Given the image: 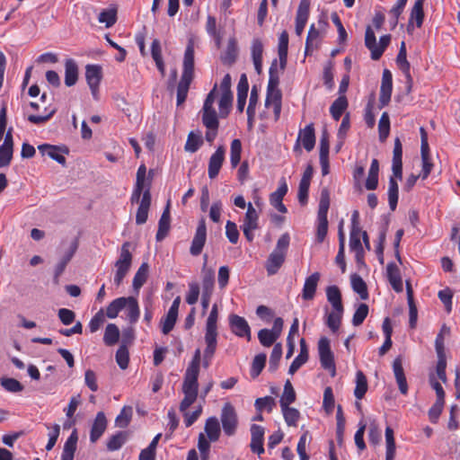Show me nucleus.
<instances>
[{
    "label": "nucleus",
    "instance_id": "f257e3e1",
    "mask_svg": "<svg viewBox=\"0 0 460 460\" xmlns=\"http://www.w3.org/2000/svg\"><path fill=\"white\" fill-rule=\"evenodd\" d=\"M217 97V85H215L208 94L200 111L202 123L207 128L205 138L210 144L216 139L219 127L218 116L214 106Z\"/></svg>",
    "mask_w": 460,
    "mask_h": 460
},
{
    "label": "nucleus",
    "instance_id": "f03ea898",
    "mask_svg": "<svg viewBox=\"0 0 460 460\" xmlns=\"http://www.w3.org/2000/svg\"><path fill=\"white\" fill-rule=\"evenodd\" d=\"M194 74V46L191 41L186 47L183 58V71L177 88V104L185 102Z\"/></svg>",
    "mask_w": 460,
    "mask_h": 460
},
{
    "label": "nucleus",
    "instance_id": "7ed1b4c3",
    "mask_svg": "<svg viewBox=\"0 0 460 460\" xmlns=\"http://www.w3.org/2000/svg\"><path fill=\"white\" fill-rule=\"evenodd\" d=\"M279 76L277 69V61L275 60L269 71V82L267 87V96L265 100V106L267 109H271L275 115L276 119H279L281 111V92L279 89Z\"/></svg>",
    "mask_w": 460,
    "mask_h": 460
},
{
    "label": "nucleus",
    "instance_id": "20e7f679",
    "mask_svg": "<svg viewBox=\"0 0 460 460\" xmlns=\"http://www.w3.org/2000/svg\"><path fill=\"white\" fill-rule=\"evenodd\" d=\"M290 243L288 234H283L278 240L275 249L266 261V270L269 276L276 274L283 265Z\"/></svg>",
    "mask_w": 460,
    "mask_h": 460
},
{
    "label": "nucleus",
    "instance_id": "39448f33",
    "mask_svg": "<svg viewBox=\"0 0 460 460\" xmlns=\"http://www.w3.org/2000/svg\"><path fill=\"white\" fill-rule=\"evenodd\" d=\"M391 41V35H383L379 39V42H376V38L373 29L367 26L365 33V45L371 53V58L373 60H378L385 49L388 47Z\"/></svg>",
    "mask_w": 460,
    "mask_h": 460
},
{
    "label": "nucleus",
    "instance_id": "423d86ee",
    "mask_svg": "<svg viewBox=\"0 0 460 460\" xmlns=\"http://www.w3.org/2000/svg\"><path fill=\"white\" fill-rule=\"evenodd\" d=\"M130 243L126 242L122 244L120 248V252L119 259L115 262V275H114V284L116 287L120 286L127 273L128 272L131 262H132V254L129 251Z\"/></svg>",
    "mask_w": 460,
    "mask_h": 460
},
{
    "label": "nucleus",
    "instance_id": "0eeeda50",
    "mask_svg": "<svg viewBox=\"0 0 460 460\" xmlns=\"http://www.w3.org/2000/svg\"><path fill=\"white\" fill-rule=\"evenodd\" d=\"M318 352L322 367L329 370L332 376L336 373L333 353L331 350L330 341L322 337L318 341Z\"/></svg>",
    "mask_w": 460,
    "mask_h": 460
},
{
    "label": "nucleus",
    "instance_id": "6e6552de",
    "mask_svg": "<svg viewBox=\"0 0 460 460\" xmlns=\"http://www.w3.org/2000/svg\"><path fill=\"white\" fill-rule=\"evenodd\" d=\"M199 382L188 378L183 379L182 393L184 397L180 403L181 412H185L198 397Z\"/></svg>",
    "mask_w": 460,
    "mask_h": 460
},
{
    "label": "nucleus",
    "instance_id": "1a4fd4ad",
    "mask_svg": "<svg viewBox=\"0 0 460 460\" xmlns=\"http://www.w3.org/2000/svg\"><path fill=\"white\" fill-rule=\"evenodd\" d=\"M221 422L223 430L227 436L234 434L237 426V417L234 408L229 402L226 403L222 409Z\"/></svg>",
    "mask_w": 460,
    "mask_h": 460
},
{
    "label": "nucleus",
    "instance_id": "9d476101",
    "mask_svg": "<svg viewBox=\"0 0 460 460\" xmlns=\"http://www.w3.org/2000/svg\"><path fill=\"white\" fill-rule=\"evenodd\" d=\"M85 78L93 97L97 100L99 84L102 80V67L98 65H87L85 67Z\"/></svg>",
    "mask_w": 460,
    "mask_h": 460
},
{
    "label": "nucleus",
    "instance_id": "9b49d317",
    "mask_svg": "<svg viewBox=\"0 0 460 460\" xmlns=\"http://www.w3.org/2000/svg\"><path fill=\"white\" fill-rule=\"evenodd\" d=\"M207 240V227L205 219L201 218L199 221L194 237L191 242L190 252L193 256H198L201 253Z\"/></svg>",
    "mask_w": 460,
    "mask_h": 460
},
{
    "label": "nucleus",
    "instance_id": "f8f14e48",
    "mask_svg": "<svg viewBox=\"0 0 460 460\" xmlns=\"http://www.w3.org/2000/svg\"><path fill=\"white\" fill-rule=\"evenodd\" d=\"M150 181L146 178V167L145 164H141L137 172V180L130 199L131 202H138L146 187L150 188Z\"/></svg>",
    "mask_w": 460,
    "mask_h": 460
},
{
    "label": "nucleus",
    "instance_id": "ddd939ff",
    "mask_svg": "<svg viewBox=\"0 0 460 460\" xmlns=\"http://www.w3.org/2000/svg\"><path fill=\"white\" fill-rule=\"evenodd\" d=\"M229 324L232 332L236 336L245 337L247 341L251 340V328L243 317L232 314L229 317Z\"/></svg>",
    "mask_w": 460,
    "mask_h": 460
},
{
    "label": "nucleus",
    "instance_id": "4468645a",
    "mask_svg": "<svg viewBox=\"0 0 460 460\" xmlns=\"http://www.w3.org/2000/svg\"><path fill=\"white\" fill-rule=\"evenodd\" d=\"M226 149L223 146L217 148L215 153L209 158L208 173L210 179H215L223 165L225 161Z\"/></svg>",
    "mask_w": 460,
    "mask_h": 460
},
{
    "label": "nucleus",
    "instance_id": "2eb2a0df",
    "mask_svg": "<svg viewBox=\"0 0 460 460\" xmlns=\"http://www.w3.org/2000/svg\"><path fill=\"white\" fill-rule=\"evenodd\" d=\"M13 153V140L12 129L5 134L3 144L0 146V168L10 164Z\"/></svg>",
    "mask_w": 460,
    "mask_h": 460
},
{
    "label": "nucleus",
    "instance_id": "dca6fc26",
    "mask_svg": "<svg viewBox=\"0 0 460 460\" xmlns=\"http://www.w3.org/2000/svg\"><path fill=\"white\" fill-rule=\"evenodd\" d=\"M320 279L321 274L319 272H314L305 278L301 293V297L304 300L311 301L314 298Z\"/></svg>",
    "mask_w": 460,
    "mask_h": 460
},
{
    "label": "nucleus",
    "instance_id": "f3484780",
    "mask_svg": "<svg viewBox=\"0 0 460 460\" xmlns=\"http://www.w3.org/2000/svg\"><path fill=\"white\" fill-rule=\"evenodd\" d=\"M300 142L306 151L310 152L314 149L315 145V134L313 123H310L299 131L295 148H298Z\"/></svg>",
    "mask_w": 460,
    "mask_h": 460
},
{
    "label": "nucleus",
    "instance_id": "a211bd4d",
    "mask_svg": "<svg viewBox=\"0 0 460 460\" xmlns=\"http://www.w3.org/2000/svg\"><path fill=\"white\" fill-rule=\"evenodd\" d=\"M264 428L262 426L252 424L251 427V450L253 453L261 456L264 453L263 441H264Z\"/></svg>",
    "mask_w": 460,
    "mask_h": 460
},
{
    "label": "nucleus",
    "instance_id": "6ab92c4d",
    "mask_svg": "<svg viewBox=\"0 0 460 460\" xmlns=\"http://www.w3.org/2000/svg\"><path fill=\"white\" fill-rule=\"evenodd\" d=\"M310 10L309 0H301L296 16V33L301 36L306 25Z\"/></svg>",
    "mask_w": 460,
    "mask_h": 460
},
{
    "label": "nucleus",
    "instance_id": "aec40b11",
    "mask_svg": "<svg viewBox=\"0 0 460 460\" xmlns=\"http://www.w3.org/2000/svg\"><path fill=\"white\" fill-rule=\"evenodd\" d=\"M139 207L136 215V223L137 225H143L146 222L148 217V210L151 205V193L149 191V187H146V190L140 196Z\"/></svg>",
    "mask_w": 460,
    "mask_h": 460
},
{
    "label": "nucleus",
    "instance_id": "412c9836",
    "mask_svg": "<svg viewBox=\"0 0 460 460\" xmlns=\"http://www.w3.org/2000/svg\"><path fill=\"white\" fill-rule=\"evenodd\" d=\"M393 91V77L392 73L388 69H385L382 75V82L380 87L379 101L382 106L388 104L391 99Z\"/></svg>",
    "mask_w": 460,
    "mask_h": 460
},
{
    "label": "nucleus",
    "instance_id": "4be33fe9",
    "mask_svg": "<svg viewBox=\"0 0 460 460\" xmlns=\"http://www.w3.org/2000/svg\"><path fill=\"white\" fill-rule=\"evenodd\" d=\"M107 428V419L102 411H99L93 422L90 431V440L95 443L104 433Z\"/></svg>",
    "mask_w": 460,
    "mask_h": 460
},
{
    "label": "nucleus",
    "instance_id": "5701e85b",
    "mask_svg": "<svg viewBox=\"0 0 460 460\" xmlns=\"http://www.w3.org/2000/svg\"><path fill=\"white\" fill-rule=\"evenodd\" d=\"M127 305L125 306V319L130 324H136L140 316V308L137 299L135 296H127Z\"/></svg>",
    "mask_w": 460,
    "mask_h": 460
},
{
    "label": "nucleus",
    "instance_id": "b1692460",
    "mask_svg": "<svg viewBox=\"0 0 460 460\" xmlns=\"http://www.w3.org/2000/svg\"><path fill=\"white\" fill-rule=\"evenodd\" d=\"M393 371L394 374V377L396 383L398 385L399 390L402 394H407L408 393V385L406 376L404 374V370L402 367V361L401 358H396L393 363Z\"/></svg>",
    "mask_w": 460,
    "mask_h": 460
},
{
    "label": "nucleus",
    "instance_id": "393cba45",
    "mask_svg": "<svg viewBox=\"0 0 460 460\" xmlns=\"http://www.w3.org/2000/svg\"><path fill=\"white\" fill-rule=\"evenodd\" d=\"M386 273L393 289L397 293H401L403 289V286L400 270L397 265L394 262L388 263L386 267Z\"/></svg>",
    "mask_w": 460,
    "mask_h": 460
},
{
    "label": "nucleus",
    "instance_id": "a878e982",
    "mask_svg": "<svg viewBox=\"0 0 460 460\" xmlns=\"http://www.w3.org/2000/svg\"><path fill=\"white\" fill-rule=\"evenodd\" d=\"M322 42V34L321 31L315 28L314 24L310 26L306 41H305V55L312 54L315 49H317Z\"/></svg>",
    "mask_w": 460,
    "mask_h": 460
},
{
    "label": "nucleus",
    "instance_id": "bb28decb",
    "mask_svg": "<svg viewBox=\"0 0 460 460\" xmlns=\"http://www.w3.org/2000/svg\"><path fill=\"white\" fill-rule=\"evenodd\" d=\"M217 328L206 327L205 332V342L206 349L204 350V356L208 358H212L217 344Z\"/></svg>",
    "mask_w": 460,
    "mask_h": 460
},
{
    "label": "nucleus",
    "instance_id": "cd10ccee",
    "mask_svg": "<svg viewBox=\"0 0 460 460\" xmlns=\"http://www.w3.org/2000/svg\"><path fill=\"white\" fill-rule=\"evenodd\" d=\"M361 230H351L349 237V248L355 252L356 261L358 263H362L364 259V250L360 241Z\"/></svg>",
    "mask_w": 460,
    "mask_h": 460
},
{
    "label": "nucleus",
    "instance_id": "c85d7f7f",
    "mask_svg": "<svg viewBox=\"0 0 460 460\" xmlns=\"http://www.w3.org/2000/svg\"><path fill=\"white\" fill-rule=\"evenodd\" d=\"M252 58L258 74L262 70L263 44L260 39H253L251 47Z\"/></svg>",
    "mask_w": 460,
    "mask_h": 460
},
{
    "label": "nucleus",
    "instance_id": "c756f323",
    "mask_svg": "<svg viewBox=\"0 0 460 460\" xmlns=\"http://www.w3.org/2000/svg\"><path fill=\"white\" fill-rule=\"evenodd\" d=\"M288 49V34L286 31H282L279 37L278 53L279 58L280 69L284 70L287 65Z\"/></svg>",
    "mask_w": 460,
    "mask_h": 460
},
{
    "label": "nucleus",
    "instance_id": "7c9ffc66",
    "mask_svg": "<svg viewBox=\"0 0 460 460\" xmlns=\"http://www.w3.org/2000/svg\"><path fill=\"white\" fill-rule=\"evenodd\" d=\"M170 205L168 203L158 222V230L155 236L158 242L164 240L167 235L170 229Z\"/></svg>",
    "mask_w": 460,
    "mask_h": 460
},
{
    "label": "nucleus",
    "instance_id": "2f4dec72",
    "mask_svg": "<svg viewBox=\"0 0 460 460\" xmlns=\"http://www.w3.org/2000/svg\"><path fill=\"white\" fill-rule=\"evenodd\" d=\"M78 437L76 429L73 430L66 441L65 442L61 460H73L76 449Z\"/></svg>",
    "mask_w": 460,
    "mask_h": 460
},
{
    "label": "nucleus",
    "instance_id": "473e14b6",
    "mask_svg": "<svg viewBox=\"0 0 460 460\" xmlns=\"http://www.w3.org/2000/svg\"><path fill=\"white\" fill-rule=\"evenodd\" d=\"M344 308H332L330 312L326 314V324L332 332H336L341 323Z\"/></svg>",
    "mask_w": 460,
    "mask_h": 460
},
{
    "label": "nucleus",
    "instance_id": "72a5a7b5",
    "mask_svg": "<svg viewBox=\"0 0 460 460\" xmlns=\"http://www.w3.org/2000/svg\"><path fill=\"white\" fill-rule=\"evenodd\" d=\"M78 79V66L75 60L66 59L65 63V84L70 87L75 84Z\"/></svg>",
    "mask_w": 460,
    "mask_h": 460
},
{
    "label": "nucleus",
    "instance_id": "f704fd0d",
    "mask_svg": "<svg viewBox=\"0 0 460 460\" xmlns=\"http://www.w3.org/2000/svg\"><path fill=\"white\" fill-rule=\"evenodd\" d=\"M407 302L409 305V323L411 328H414L417 323L418 311L413 300V291L409 281H406Z\"/></svg>",
    "mask_w": 460,
    "mask_h": 460
},
{
    "label": "nucleus",
    "instance_id": "c9c22d12",
    "mask_svg": "<svg viewBox=\"0 0 460 460\" xmlns=\"http://www.w3.org/2000/svg\"><path fill=\"white\" fill-rule=\"evenodd\" d=\"M379 164L377 159H373L366 180L365 186L369 190H374L378 185Z\"/></svg>",
    "mask_w": 460,
    "mask_h": 460
},
{
    "label": "nucleus",
    "instance_id": "e433bc0d",
    "mask_svg": "<svg viewBox=\"0 0 460 460\" xmlns=\"http://www.w3.org/2000/svg\"><path fill=\"white\" fill-rule=\"evenodd\" d=\"M199 365H200V350L196 349L194 356L192 358L191 362L188 366L184 378L196 380L198 381L199 374Z\"/></svg>",
    "mask_w": 460,
    "mask_h": 460
},
{
    "label": "nucleus",
    "instance_id": "4c0bfd02",
    "mask_svg": "<svg viewBox=\"0 0 460 460\" xmlns=\"http://www.w3.org/2000/svg\"><path fill=\"white\" fill-rule=\"evenodd\" d=\"M204 429L211 442H215L219 438L220 426L216 417H210L207 420Z\"/></svg>",
    "mask_w": 460,
    "mask_h": 460
},
{
    "label": "nucleus",
    "instance_id": "58836bf2",
    "mask_svg": "<svg viewBox=\"0 0 460 460\" xmlns=\"http://www.w3.org/2000/svg\"><path fill=\"white\" fill-rule=\"evenodd\" d=\"M38 148H39V151L43 155H48L51 159L57 161L58 164H65L66 158L63 155L60 154V151L57 146L48 145V144H43V145L39 146Z\"/></svg>",
    "mask_w": 460,
    "mask_h": 460
},
{
    "label": "nucleus",
    "instance_id": "ea45409f",
    "mask_svg": "<svg viewBox=\"0 0 460 460\" xmlns=\"http://www.w3.org/2000/svg\"><path fill=\"white\" fill-rule=\"evenodd\" d=\"M350 283L352 289L359 295L361 299L366 300L368 298L367 284L359 275L352 274L350 276Z\"/></svg>",
    "mask_w": 460,
    "mask_h": 460
},
{
    "label": "nucleus",
    "instance_id": "a19ab883",
    "mask_svg": "<svg viewBox=\"0 0 460 460\" xmlns=\"http://www.w3.org/2000/svg\"><path fill=\"white\" fill-rule=\"evenodd\" d=\"M127 305L125 296H121L111 301L106 308V316L110 319H114L119 315V313Z\"/></svg>",
    "mask_w": 460,
    "mask_h": 460
},
{
    "label": "nucleus",
    "instance_id": "79ce46f5",
    "mask_svg": "<svg viewBox=\"0 0 460 460\" xmlns=\"http://www.w3.org/2000/svg\"><path fill=\"white\" fill-rule=\"evenodd\" d=\"M203 144L202 136L199 132H190L185 143L184 149L186 152L195 153Z\"/></svg>",
    "mask_w": 460,
    "mask_h": 460
},
{
    "label": "nucleus",
    "instance_id": "37998d69",
    "mask_svg": "<svg viewBox=\"0 0 460 460\" xmlns=\"http://www.w3.org/2000/svg\"><path fill=\"white\" fill-rule=\"evenodd\" d=\"M326 297L332 308H344L341 301V294L337 286L333 285L326 288Z\"/></svg>",
    "mask_w": 460,
    "mask_h": 460
},
{
    "label": "nucleus",
    "instance_id": "c03bdc74",
    "mask_svg": "<svg viewBox=\"0 0 460 460\" xmlns=\"http://www.w3.org/2000/svg\"><path fill=\"white\" fill-rule=\"evenodd\" d=\"M396 62L399 68L406 75L408 81H411V77L410 75V63L406 58V46L404 41L401 43L400 50L396 58Z\"/></svg>",
    "mask_w": 460,
    "mask_h": 460
},
{
    "label": "nucleus",
    "instance_id": "a18cd8bd",
    "mask_svg": "<svg viewBox=\"0 0 460 460\" xmlns=\"http://www.w3.org/2000/svg\"><path fill=\"white\" fill-rule=\"evenodd\" d=\"M425 0H416L414 5L411 11L410 15V24L412 22L416 23V26L420 28L422 25L424 13H423V4Z\"/></svg>",
    "mask_w": 460,
    "mask_h": 460
},
{
    "label": "nucleus",
    "instance_id": "49530a36",
    "mask_svg": "<svg viewBox=\"0 0 460 460\" xmlns=\"http://www.w3.org/2000/svg\"><path fill=\"white\" fill-rule=\"evenodd\" d=\"M147 274H148V265H147V263L144 262L138 268V270L133 279L132 286L137 294H138L139 289L146 281Z\"/></svg>",
    "mask_w": 460,
    "mask_h": 460
},
{
    "label": "nucleus",
    "instance_id": "de8ad7c7",
    "mask_svg": "<svg viewBox=\"0 0 460 460\" xmlns=\"http://www.w3.org/2000/svg\"><path fill=\"white\" fill-rule=\"evenodd\" d=\"M347 107L348 101L345 96H340L339 98H337L330 108V112L333 119L338 121L341 119L344 111L347 109Z\"/></svg>",
    "mask_w": 460,
    "mask_h": 460
},
{
    "label": "nucleus",
    "instance_id": "09e8293b",
    "mask_svg": "<svg viewBox=\"0 0 460 460\" xmlns=\"http://www.w3.org/2000/svg\"><path fill=\"white\" fill-rule=\"evenodd\" d=\"M385 444H386L385 460H394L396 447H395L394 430L391 427H386V429H385Z\"/></svg>",
    "mask_w": 460,
    "mask_h": 460
},
{
    "label": "nucleus",
    "instance_id": "8fccbe9b",
    "mask_svg": "<svg viewBox=\"0 0 460 460\" xmlns=\"http://www.w3.org/2000/svg\"><path fill=\"white\" fill-rule=\"evenodd\" d=\"M296 401V392L288 380L284 385V391L279 400L280 408H284L286 406H289Z\"/></svg>",
    "mask_w": 460,
    "mask_h": 460
},
{
    "label": "nucleus",
    "instance_id": "3c124183",
    "mask_svg": "<svg viewBox=\"0 0 460 460\" xmlns=\"http://www.w3.org/2000/svg\"><path fill=\"white\" fill-rule=\"evenodd\" d=\"M232 93H221L218 101L219 116L221 118H226L228 115L232 107Z\"/></svg>",
    "mask_w": 460,
    "mask_h": 460
},
{
    "label": "nucleus",
    "instance_id": "603ef678",
    "mask_svg": "<svg viewBox=\"0 0 460 460\" xmlns=\"http://www.w3.org/2000/svg\"><path fill=\"white\" fill-rule=\"evenodd\" d=\"M387 195L390 209L394 211L398 203V183L394 177L389 179Z\"/></svg>",
    "mask_w": 460,
    "mask_h": 460
},
{
    "label": "nucleus",
    "instance_id": "864d4df0",
    "mask_svg": "<svg viewBox=\"0 0 460 460\" xmlns=\"http://www.w3.org/2000/svg\"><path fill=\"white\" fill-rule=\"evenodd\" d=\"M119 338V330L114 323H109L104 332L103 341L108 346L116 344Z\"/></svg>",
    "mask_w": 460,
    "mask_h": 460
},
{
    "label": "nucleus",
    "instance_id": "5fc2aeb1",
    "mask_svg": "<svg viewBox=\"0 0 460 460\" xmlns=\"http://www.w3.org/2000/svg\"><path fill=\"white\" fill-rule=\"evenodd\" d=\"M237 56V45L236 40L234 38L229 39L226 51L221 57L222 61L225 64H233L235 61Z\"/></svg>",
    "mask_w": 460,
    "mask_h": 460
},
{
    "label": "nucleus",
    "instance_id": "6e6d98bb",
    "mask_svg": "<svg viewBox=\"0 0 460 460\" xmlns=\"http://www.w3.org/2000/svg\"><path fill=\"white\" fill-rule=\"evenodd\" d=\"M367 391V382L365 375L361 371H358L356 374V387L354 390V395L358 400L364 397Z\"/></svg>",
    "mask_w": 460,
    "mask_h": 460
},
{
    "label": "nucleus",
    "instance_id": "4d7b16f0",
    "mask_svg": "<svg viewBox=\"0 0 460 460\" xmlns=\"http://www.w3.org/2000/svg\"><path fill=\"white\" fill-rule=\"evenodd\" d=\"M206 31L208 34L214 39L217 47L219 48L221 45L222 37L217 30V20L214 16L208 15Z\"/></svg>",
    "mask_w": 460,
    "mask_h": 460
},
{
    "label": "nucleus",
    "instance_id": "13d9d810",
    "mask_svg": "<svg viewBox=\"0 0 460 460\" xmlns=\"http://www.w3.org/2000/svg\"><path fill=\"white\" fill-rule=\"evenodd\" d=\"M281 411L287 425L294 427L297 425V422L300 419V412L298 410L293 407L286 406L281 408Z\"/></svg>",
    "mask_w": 460,
    "mask_h": 460
},
{
    "label": "nucleus",
    "instance_id": "bf43d9fd",
    "mask_svg": "<svg viewBox=\"0 0 460 460\" xmlns=\"http://www.w3.org/2000/svg\"><path fill=\"white\" fill-rule=\"evenodd\" d=\"M242 143L240 139H234L230 146V163L235 168L241 161Z\"/></svg>",
    "mask_w": 460,
    "mask_h": 460
},
{
    "label": "nucleus",
    "instance_id": "052dcab7",
    "mask_svg": "<svg viewBox=\"0 0 460 460\" xmlns=\"http://www.w3.org/2000/svg\"><path fill=\"white\" fill-rule=\"evenodd\" d=\"M100 23H104L106 28L113 26L117 21V12L115 9L102 10L98 16Z\"/></svg>",
    "mask_w": 460,
    "mask_h": 460
},
{
    "label": "nucleus",
    "instance_id": "680f3d73",
    "mask_svg": "<svg viewBox=\"0 0 460 460\" xmlns=\"http://www.w3.org/2000/svg\"><path fill=\"white\" fill-rule=\"evenodd\" d=\"M259 214L252 203H248L243 226L258 228Z\"/></svg>",
    "mask_w": 460,
    "mask_h": 460
},
{
    "label": "nucleus",
    "instance_id": "e2e57ef3",
    "mask_svg": "<svg viewBox=\"0 0 460 460\" xmlns=\"http://www.w3.org/2000/svg\"><path fill=\"white\" fill-rule=\"evenodd\" d=\"M258 339L262 346L269 348L275 343L279 336L270 329H261L258 332Z\"/></svg>",
    "mask_w": 460,
    "mask_h": 460
},
{
    "label": "nucleus",
    "instance_id": "0e129e2a",
    "mask_svg": "<svg viewBox=\"0 0 460 460\" xmlns=\"http://www.w3.org/2000/svg\"><path fill=\"white\" fill-rule=\"evenodd\" d=\"M178 314L167 312L166 315L161 319V331L164 334H168L174 327Z\"/></svg>",
    "mask_w": 460,
    "mask_h": 460
},
{
    "label": "nucleus",
    "instance_id": "69168bd1",
    "mask_svg": "<svg viewBox=\"0 0 460 460\" xmlns=\"http://www.w3.org/2000/svg\"><path fill=\"white\" fill-rule=\"evenodd\" d=\"M127 435L125 432H118L111 436L107 442V448L110 451H116L119 449L126 442Z\"/></svg>",
    "mask_w": 460,
    "mask_h": 460
},
{
    "label": "nucleus",
    "instance_id": "338daca9",
    "mask_svg": "<svg viewBox=\"0 0 460 460\" xmlns=\"http://www.w3.org/2000/svg\"><path fill=\"white\" fill-rule=\"evenodd\" d=\"M131 417L132 408L129 406H124L115 419L116 426L119 428H126L129 424Z\"/></svg>",
    "mask_w": 460,
    "mask_h": 460
},
{
    "label": "nucleus",
    "instance_id": "774afa93",
    "mask_svg": "<svg viewBox=\"0 0 460 460\" xmlns=\"http://www.w3.org/2000/svg\"><path fill=\"white\" fill-rule=\"evenodd\" d=\"M266 363V355L263 353L258 354L254 357L252 367H251V376L252 377H257L262 369L265 367Z\"/></svg>",
    "mask_w": 460,
    "mask_h": 460
}]
</instances>
